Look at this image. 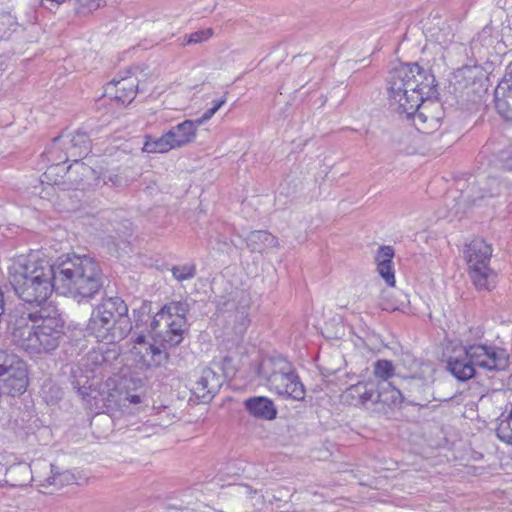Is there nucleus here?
I'll list each match as a JSON object with an SVG mask.
<instances>
[{"mask_svg": "<svg viewBox=\"0 0 512 512\" xmlns=\"http://www.w3.org/2000/svg\"><path fill=\"white\" fill-rule=\"evenodd\" d=\"M433 371H415L400 377L401 389L395 388V392L412 406L420 408L428 407L431 401L439 400L433 392Z\"/></svg>", "mask_w": 512, "mask_h": 512, "instance_id": "obj_5", "label": "nucleus"}, {"mask_svg": "<svg viewBox=\"0 0 512 512\" xmlns=\"http://www.w3.org/2000/svg\"><path fill=\"white\" fill-rule=\"evenodd\" d=\"M173 277L178 281L192 279L196 275V266L194 264L176 265L171 269Z\"/></svg>", "mask_w": 512, "mask_h": 512, "instance_id": "obj_34", "label": "nucleus"}, {"mask_svg": "<svg viewBox=\"0 0 512 512\" xmlns=\"http://www.w3.org/2000/svg\"><path fill=\"white\" fill-rule=\"evenodd\" d=\"M128 382H131L133 383L134 387L136 388L137 385L139 386H142V380L141 379H134V378H131V379H122L121 381V385H123L124 388H128Z\"/></svg>", "mask_w": 512, "mask_h": 512, "instance_id": "obj_46", "label": "nucleus"}, {"mask_svg": "<svg viewBox=\"0 0 512 512\" xmlns=\"http://www.w3.org/2000/svg\"><path fill=\"white\" fill-rule=\"evenodd\" d=\"M225 102H226V98L225 97H223L220 100L214 101L213 107H211L210 109L206 110L203 113L202 121L210 120L213 117V115L225 104Z\"/></svg>", "mask_w": 512, "mask_h": 512, "instance_id": "obj_41", "label": "nucleus"}, {"mask_svg": "<svg viewBox=\"0 0 512 512\" xmlns=\"http://www.w3.org/2000/svg\"><path fill=\"white\" fill-rule=\"evenodd\" d=\"M494 107L502 118L512 122V70L506 72L494 90Z\"/></svg>", "mask_w": 512, "mask_h": 512, "instance_id": "obj_18", "label": "nucleus"}, {"mask_svg": "<svg viewBox=\"0 0 512 512\" xmlns=\"http://www.w3.org/2000/svg\"><path fill=\"white\" fill-rule=\"evenodd\" d=\"M470 278L479 290H490L489 277L492 275V269L489 265L469 269Z\"/></svg>", "mask_w": 512, "mask_h": 512, "instance_id": "obj_30", "label": "nucleus"}, {"mask_svg": "<svg viewBox=\"0 0 512 512\" xmlns=\"http://www.w3.org/2000/svg\"><path fill=\"white\" fill-rule=\"evenodd\" d=\"M192 123H194V133L196 134V131H197V127L204 124L206 121H202V116L195 119V120H191Z\"/></svg>", "mask_w": 512, "mask_h": 512, "instance_id": "obj_49", "label": "nucleus"}, {"mask_svg": "<svg viewBox=\"0 0 512 512\" xmlns=\"http://www.w3.org/2000/svg\"><path fill=\"white\" fill-rule=\"evenodd\" d=\"M216 307L219 313L226 315V321L232 325L236 335L245 333L250 324L249 299L245 291L234 289L227 295L217 296Z\"/></svg>", "mask_w": 512, "mask_h": 512, "instance_id": "obj_6", "label": "nucleus"}, {"mask_svg": "<svg viewBox=\"0 0 512 512\" xmlns=\"http://www.w3.org/2000/svg\"><path fill=\"white\" fill-rule=\"evenodd\" d=\"M63 322L48 309L21 316L9 327L12 342L33 354L55 350L63 337Z\"/></svg>", "mask_w": 512, "mask_h": 512, "instance_id": "obj_3", "label": "nucleus"}, {"mask_svg": "<svg viewBox=\"0 0 512 512\" xmlns=\"http://www.w3.org/2000/svg\"><path fill=\"white\" fill-rule=\"evenodd\" d=\"M292 363L289 362L283 356H274L265 358L261 361L258 367V375L262 379H265L266 382H269L275 374H280L285 369H289Z\"/></svg>", "mask_w": 512, "mask_h": 512, "instance_id": "obj_25", "label": "nucleus"}, {"mask_svg": "<svg viewBox=\"0 0 512 512\" xmlns=\"http://www.w3.org/2000/svg\"><path fill=\"white\" fill-rule=\"evenodd\" d=\"M71 383H72L73 388L77 391V393L80 396H82L83 399L90 396L91 385H87L88 384L87 377H85V381L82 382L81 379H76V376L73 375V380Z\"/></svg>", "mask_w": 512, "mask_h": 512, "instance_id": "obj_38", "label": "nucleus"}, {"mask_svg": "<svg viewBox=\"0 0 512 512\" xmlns=\"http://www.w3.org/2000/svg\"><path fill=\"white\" fill-rule=\"evenodd\" d=\"M263 498L261 489L242 483L229 484L222 494L225 512H253L263 504Z\"/></svg>", "mask_w": 512, "mask_h": 512, "instance_id": "obj_10", "label": "nucleus"}, {"mask_svg": "<svg viewBox=\"0 0 512 512\" xmlns=\"http://www.w3.org/2000/svg\"><path fill=\"white\" fill-rule=\"evenodd\" d=\"M56 269V263L51 264L48 260L41 259L35 254L19 255L12 260L8 267V279L14 288L23 281H30L32 277L37 278L45 273Z\"/></svg>", "mask_w": 512, "mask_h": 512, "instance_id": "obj_8", "label": "nucleus"}, {"mask_svg": "<svg viewBox=\"0 0 512 512\" xmlns=\"http://www.w3.org/2000/svg\"><path fill=\"white\" fill-rule=\"evenodd\" d=\"M0 382L3 393L22 395L29 383L26 363L14 354L0 351Z\"/></svg>", "mask_w": 512, "mask_h": 512, "instance_id": "obj_7", "label": "nucleus"}, {"mask_svg": "<svg viewBox=\"0 0 512 512\" xmlns=\"http://www.w3.org/2000/svg\"><path fill=\"white\" fill-rule=\"evenodd\" d=\"M51 472L52 476L47 479L49 485L64 486L76 481L73 473L70 471L59 472L54 465H51Z\"/></svg>", "mask_w": 512, "mask_h": 512, "instance_id": "obj_32", "label": "nucleus"}, {"mask_svg": "<svg viewBox=\"0 0 512 512\" xmlns=\"http://www.w3.org/2000/svg\"><path fill=\"white\" fill-rule=\"evenodd\" d=\"M503 169L512 171V153L502 159Z\"/></svg>", "mask_w": 512, "mask_h": 512, "instance_id": "obj_45", "label": "nucleus"}, {"mask_svg": "<svg viewBox=\"0 0 512 512\" xmlns=\"http://www.w3.org/2000/svg\"><path fill=\"white\" fill-rule=\"evenodd\" d=\"M469 333L473 336L462 340V353L447 360V370L458 381L480 379L508 367L509 355L505 349L475 342L484 334L480 327L471 328Z\"/></svg>", "mask_w": 512, "mask_h": 512, "instance_id": "obj_1", "label": "nucleus"}, {"mask_svg": "<svg viewBox=\"0 0 512 512\" xmlns=\"http://www.w3.org/2000/svg\"><path fill=\"white\" fill-rule=\"evenodd\" d=\"M377 271L379 275L385 280L388 286L393 287L395 285V272L393 261L377 263Z\"/></svg>", "mask_w": 512, "mask_h": 512, "instance_id": "obj_35", "label": "nucleus"}, {"mask_svg": "<svg viewBox=\"0 0 512 512\" xmlns=\"http://www.w3.org/2000/svg\"><path fill=\"white\" fill-rule=\"evenodd\" d=\"M96 307L112 320H118V326L115 328L114 334L118 337H127L130 334L133 326L128 315V306L121 297H104Z\"/></svg>", "mask_w": 512, "mask_h": 512, "instance_id": "obj_11", "label": "nucleus"}, {"mask_svg": "<svg viewBox=\"0 0 512 512\" xmlns=\"http://www.w3.org/2000/svg\"><path fill=\"white\" fill-rule=\"evenodd\" d=\"M81 6H87L90 9L99 8V3H96V0H76Z\"/></svg>", "mask_w": 512, "mask_h": 512, "instance_id": "obj_44", "label": "nucleus"}, {"mask_svg": "<svg viewBox=\"0 0 512 512\" xmlns=\"http://www.w3.org/2000/svg\"><path fill=\"white\" fill-rule=\"evenodd\" d=\"M135 343L140 346H144V345H151L150 343H147L146 342V337L145 335L143 334H139L136 339H135Z\"/></svg>", "mask_w": 512, "mask_h": 512, "instance_id": "obj_48", "label": "nucleus"}, {"mask_svg": "<svg viewBox=\"0 0 512 512\" xmlns=\"http://www.w3.org/2000/svg\"><path fill=\"white\" fill-rule=\"evenodd\" d=\"M54 290L56 291V269L28 282L23 281L14 288L20 300L40 309H46L45 305Z\"/></svg>", "mask_w": 512, "mask_h": 512, "instance_id": "obj_9", "label": "nucleus"}, {"mask_svg": "<svg viewBox=\"0 0 512 512\" xmlns=\"http://www.w3.org/2000/svg\"><path fill=\"white\" fill-rule=\"evenodd\" d=\"M111 321L112 319L109 316L103 314L99 308L95 307L87 324L86 330L88 335L94 336L97 341L106 344L121 342L126 337H118L114 332H108L106 326ZM113 331H115V329Z\"/></svg>", "mask_w": 512, "mask_h": 512, "instance_id": "obj_17", "label": "nucleus"}, {"mask_svg": "<svg viewBox=\"0 0 512 512\" xmlns=\"http://www.w3.org/2000/svg\"><path fill=\"white\" fill-rule=\"evenodd\" d=\"M173 137V134L169 135L168 132L163 134L161 137L157 139H153L158 147V151L160 153L168 152L171 149H174L175 146L171 141V138Z\"/></svg>", "mask_w": 512, "mask_h": 512, "instance_id": "obj_40", "label": "nucleus"}, {"mask_svg": "<svg viewBox=\"0 0 512 512\" xmlns=\"http://www.w3.org/2000/svg\"><path fill=\"white\" fill-rule=\"evenodd\" d=\"M189 311L187 302L173 301L165 304L159 311L158 317L161 319L171 320L174 318H186Z\"/></svg>", "mask_w": 512, "mask_h": 512, "instance_id": "obj_29", "label": "nucleus"}, {"mask_svg": "<svg viewBox=\"0 0 512 512\" xmlns=\"http://www.w3.org/2000/svg\"><path fill=\"white\" fill-rule=\"evenodd\" d=\"M3 64V60H2V57L0 56V67L2 66Z\"/></svg>", "mask_w": 512, "mask_h": 512, "instance_id": "obj_54", "label": "nucleus"}, {"mask_svg": "<svg viewBox=\"0 0 512 512\" xmlns=\"http://www.w3.org/2000/svg\"><path fill=\"white\" fill-rule=\"evenodd\" d=\"M194 378L191 391L202 402L211 401L223 384L221 375L209 367L202 368L198 373H195Z\"/></svg>", "mask_w": 512, "mask_h": 512, "instance_id": "obj_13", "label": "nucleus"}, {"mask_svg": "<svg viewBox=\"0 0 512 512\" xmlns=\"http://www.w3.org/2000/svg\"><path fill=\"white\" fill-rule=\"evenodd\" d=\"M395 367L390 360L380 359L374 363V374L376 377L386 381L394 376Z\"/></svg>", "mask_w": 512, "mask_h": 512, "instance_id": "obj_33", "label": "nucleus"}, {"mask_svg": "<svg viewBox=\"0 0 512 512\" xmlns=\"http://www.w3.org/2000/svg\"><path fill=\"white\" fill-rule=\"evenodd\" d=\"M384 310H389V309H392V310H395L396 307H393V306H390V307H383Z\"/></svg>", "mask_w": 512, "mask_h": 512, "instance_id": "obj_52", "label": "nucleus"}, {"mask_svg": "<svg viewBox=\"0 0 512 512\" xmlns=\"http://www.w3.org/2000/svg\"><path fill=\"white\" fill-rule=\"evenodd\" d=\"M63 138V136H59V137H56L53 139V143L51 144V146L49 147V149L47 150V154L48 155H53L54 153H56L60 147H59V141Z\"/></svg>", "mask_w": 512, "mask_h": 512, "instance_id": "obj_43", "label": "nucleus"}, {"mask_svg": "<svg viewBox=\"0 0 512 512\" xmlns=\"http://www.w3.org/2000/svg\"><path fill=\"white\" fill-rule=\"evenodd\" d=\"M244 407L254 418L271 421L277 418V407L265 396H254L244 401Z\"/></svg>", "mask_w": 512, "mask_h": 512, "instance_id": "obj_22", "label": "nucleus"}, {"mask_svg": "<svg viewBox=\"0 0 512 512\" xmlns=\"http://www.w3.org/2000/svg\"><path fill=\"white\" fill-rule=\"evenodd\" d=\"M118 326V320L113 319L109 324L106 326L108 329V332L111 333L114 330V327L116 328Z\"/></svg>", "mask_w": 512, "mask_h": 512, "instance_id": "obj_50", "label": "nucleus"}, {"mask_svg": "<svg viewBox=\"0 0 512 512\" xmlns=\"http://www.w3.org/2000/svg\"><path fill=\"white\" fill-rule=\"evenodd\" d=\"M138 91V81L132 77L113 79L105 88V94L117 103L126 106L130 104Z\"/></svg>", "mask_w": 512, "mask_h": 512, "instance_id": "obj_19", "label": "nucleus"}, {"mask_svg": "<svg viewBox=\"0 0 512 512\" xmlns=\"http://www.w3.org/2000/svg\"><path fill=\"white\" fill-rule=\"evenodd\" d=\"M104 284L99 262L88 255H68L56 262V292L73 298L90 299Z\"/></svg>", "mask_w": 512, "mask_h": 512, "instance_id": "obj_4", "label": "nucleus"}, {"mask_svg": "<svg viewBox=\"0 0 512 512\" xmlns=\"http://www.w3.org/2000/svg\"><path fill=\"white\" fill-rule=\"evenodd\" d=\"M167 330L162 337V342L167 347H174L183 341V334L188 331L189 324L186 318H174L166 320Z\"/></svg>", "mask_w": 512, "mask_h": 512, "instance_id": "obj_24", "label": "nucleus"}, {"mask_svg": "<svg viewBox=\"0 0 512 512\" xmlns=\"http://www.w3.org/2000/svg\"><path fill=\"white\" fill-rule=\"evenodd\" d=\"M118 353L114 350H92L83 358V366L86 370L95 372L98 368L110 366L112 359H116Z\"/></svg>", "mask_w": 512, "mask_h": 512, "instance_id": "obj_26", "label": "nucleus"}, {"mask_svg": "<svg viewBox=\"0 0 512 512\" xmlns=\"http://www.w3.org/2000/svg\"><path fill=\"white\" fill-rule=\"evenodd\" d=\"M495 431L501 441L512 444V403L506 404L502 413L497 418Z\"/></svg>", "mask_w": 512, "mask_h": 512, "instance_id": "obj_28", "label": "nucleus"}, {"mask_svg": "<svg viewBox=\"0 0 512 512\" xmlns=\"http://www.w3.org/2000/svg\"><path fill=\"white\" fill-rule=\"evenodd\" d=\"M393 258H394V249L392 246H386V245H383V246H380L378 251H377V254H376V257H375V260L377 263H384V262H391L393 261Z\"/></svg>", "mask_w": 512, "mask_h": 512, "instance_id": "obj_39", "label": "nucleus"}, {"mask_svg": "<svg viewBox=\"0 0 512 512\" xmlns=\"http://www.w3.org/2000/svg\"><path fill=\"white\" fill-rule=\"evenodd\" d=\"M440 107L437 103L429 101L423 102L411 115H405L407 118H412L418 130H433L436 129L441 117L438 114H432L434 110H439Z\"/></svg>", "mask_w": 512, "mask_h": 512, "instance_id": "obj_21", "label": "nucleus"}, {"mask_svg": "<svg viewBox=\"0 0 512 512\" xmlns=\"http://www.w3.org/2000/svg\"><path fill=\"white\" fill-rule=\"evenodd\" d=\"M269 388L275 391L278 395L287 396L293 400H303L305 398V388L300 381L293 365L289 369H285L280 374L275 376L267 382Z\"/></svg>", "mask_w": 512, "mask_h": 512, "instance_id": "obj_12", "label": "nucleus"}, {"mask_svg": "<svg viewBox=\"0 0 512 512\" xmlns=\"http://www.w3.org/2000/svg\"><path fill=\"white\" fill-rule=\"evenodd\" d=\"M468 269L489 265L492 248L483 239H473L464 249Z\"/></svg>", "mask_w": 512, "mask_h": 512, "instance_id": "obj_20", "label": "nucleus"}, {"mask_svg": "<svg viewBox=\"0 0 512 512\" xmlns=\"http://www.w3.org/2000/svg\"><path fill=\"white\" fill-rule=\"evenodd\" d=\"M161 320L166 322V319H161L160 317H158V312L153 317H151L148 313L140 312V316L139 319L136 320L135 327L139 328L140 322L147 323L148 321H150L149 329H147V331L152 333L156 331Z\"/></svg>", "mask_w": 512, "mask_h": 512, "instance_id": "obj_37", "label": "nucleus"}, {"mask_svg": "<svg viewBox=\"0 0 512 512\" xmlns=\"http://www.w3.org/2000/svg\"><path fill=\"white\" fill-rule=\"evenodd\" d=\"M168 134H173L171 141L175 148L185 146L193 142L196 138L194 133V123H192L191 120H185L182 123L173 126L168 131Z\"/></svg>", "mask_w": 512, "mask_h": 512, "instance_id": "obj_27", "label": "nucleus"}, {"mask_svg": "<svg viewBox=\"0 0 512 512\" xmlns=\"http://www.w3.org/2000/svg\"><path fill=\"white\" fill-rule=\"evenodd\" d=\"M402 365L408 370L407 374H413V372L418 371H434L432 366L429 363L421 361L415 358L410 353H404L401 358Z\"/></svg>", "mask_w": 512, "mask_h": 512, "instance_id": "obj_31", "label": "nucleus"}, {"mask_svg": "<svg viewBox=\"0 0 512 512\" xmlns=\"http://www.w3.org/2000/svg\"><path fill=\"white\" fill-rule=\"evenodd\" d=\"M490 181H491L492 183H495V182H496V179H495V178H492V179H490Z\"/></svg>", "mask_w": 512, "mask_h": 512, "instance_id": "obj_55", "label": "nucleus"}, {"mask_svg": "<svg viewBox=\"0 0 512 512\" xmlns=\"http://www.w3.org/2000/svg\"><path fill=\"white\" fill-rule=\"evenodd\" d=\"M167 346L161 341V345L152 344L140 347H134L133 354L135 362L140 369L158 368L165 365L169 360V354L166 351Z\"/></svg>", "mask_w": 512, "mask_h": 512, "instance_id": "obj_15", "label": "nucleus"}, {"mask_svg": "<svg viewBox=\"0 0 512 512\" xmlns=\"http://www.w3.org/2000/svg\"><path fill=\"white\" fill-rule=\"evenodd\" d=\"M143 150L148 153H160V151H158V147H157L155 141L151 138H149L145 142Z\"/></svg>", "mask_w": 512, "mask_h": 512, "instance_id": "obj_42", "label": "nucleus"}, {"mask_svg": "<svg viewBox=\"0 0 512 512\" xmlns=\"http://www.w3.org/2000/svg\"><path fill=\"white\" fill-rule=\"evenodd\" d=\"M91 147L90 135L82 128L78 129L69 139V147L66 148L64 161L72 160L82 170V173L90 171V167L85 166L80 160L91 152Z\"/></svg>", "mask_w": 512, "mask_h": 512, "instance_id": "obj_16", "label": "nucleus"}, {"mask_svg": "<svg viewBox=\"0 0 512 512\" xmlns=\"http://www.w3.org/2000/svg\"><path fill=\"white\" fill-rule=\"evenodd\" d=\"M381 394L377 391L373 382H358L346 388L341 394L344 404L360 407L368 402L378 403L381 401Z\"/></svg>", "mask_w": 512, "mask_h": 512, "instance_id": "obj_14", "label": "nucleus"}, {"mask_svg": "<svg viewBox=\"0 0 512 512\" xmlns=\"http://www.w3.org/2000/svg\"><path fill=\"white\" fill-rule=\"evenodd\" d=\"M247 248L252 253L267 252L271 248H278V238L266 230H255L245 238Z\"/></svg>", "mask_w": 512, "mask_h": 512, "instance_id": "obj_23", "label": "nucleus"}, {"mask_svg": "<svg viewBox=\"0 0 512 512\" xmlns=\"http://www.w3.org/2000/svg\"><path fill=\"white\" fill-rule=\"evenodd\" d=\"M32 13H33V19H34V21H36L37 20V16H36L35 11H32Z\"/></svg>", "mask_w": 512, "mask_h": 512, "instance_id": "obj_53", "label": "nucleus"}, {"mask_svg": "<svg viewBox=\"0 0 512 512\" xmlns=\"http://www.w3.org/2000/svg\"><path fill=\"white\" fill-rule=\"evenodd\" d=\"M125 399L128 400L132 404H138V403L141 402V397L138 394H129V393H127Z\"/></svg>", "mask_w": 512, "mask_h": 512, "instance_id": "obj_47", "label": "nucleus"}, {"mask_svg": "<svg viewBox=\"0 0 512 512\" xmlns=\"http://www.w3.org/2000/svg\"><path fill=\"white\" fill-rule=\"evenodd\" d=\"M486 196L492 197V196H494V192H492V191H490V190H489V191H485V192L480 196V198H484V197H486Z\"/></svg>", "mask_w": 512, "mask_h": 512, "instance_id": "obj_51", "label": "nucleus"}, {"mask_svg": "<svg viewBox=\"0 0 512 512\" xmlns=\"http://www.w3.org/2000/svg\"><path fill=\"white\" fill-rule=\"evenodd\" d=\"M213 33H214V31L212 28L198 30V31L193 32V33L189 34L188 36H186L185 44L190 45V44L202 43L204 41H207L209 38H211Z\"/></svg>", "mask_w": 512, "mask_h": 512, "instance_id": "obj_36", "label": "nucleus"}, {"mask_svg": "<svg viewBox=\"0 0 512 512\" xmlns=\"http://www.w3.org/2000/svg\"><path fill=\"white\" fill-rule=\"evenodd\" d=\"M390 108L399 115H411L424 99L437 93L434 75L417 63H401L387 78Z\"/></svg>", "mask_w": 512, "mask_h": 512, "instance_id": "obj_2", "label": "nucleus"}]
</instances>
